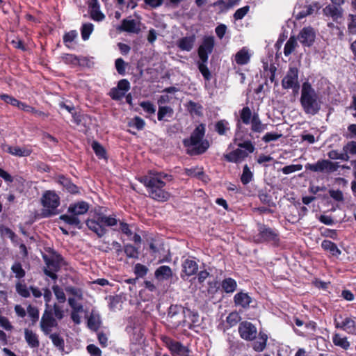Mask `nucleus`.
Returning a JSON list of instances; mask_svg holds the SVG:
<instances>
[{"instance_id": "9d476101", "label": "nucleus", "mask_w": 356, "mask_h": 356, "mask_svg": "<svg viewBox=\"0 0 356 356\" xmlns=\"http://www.w3.org/2000/svg\"><path fill=\"white\" fill-rule=\"evenodd\" d=\"M44 259L47 264V268L44 270L45 275L53 280H56L57 275L56 273L64 264L63 257L59 254H55L49 259L44 257Z\"/></svg>"}, {"instance_id": "e433bc0d", "label": "nucleus", "mask_w": 356, "mask_h": 356, "mask_svg": "<svg viewBox=\"0 0 356 356\" xmlns=\"http://www.w3.org/2000/svg\"><path fill=\"white\" fill-rule=\"evenodd\" d=\"M173 115V110L170 106H159L158 111V120L159 121H168V118H172Z\"/></svg>"}, {"instance_id": "338daca9", "label": "nucleus", "mask_w": 356, "mask_h": 356, "mask_svg": "<svg viewBox=\"0 0 356 356\" xmlns=\"http://www.w3.org/2000/svg\"><path fill=\"white\" fill-rule=\"evenodd\" d=\"M188 110L191 113L200 115L202 114V107L195 102H190L188 104Z\"/></svg>"}, {"instance_id": "f704fd0d", "label": "nucleus", "mask_w": 356, "mask_h": 356, "mask_svg": "<svg viewBox=\"0 0 356 356\" xmlns=\"http://www.w3.org/2000/svg\"><path fill=\"white\" fill-rule=\"evenodd\" d=\"M321 247L327 251H329L332 255L338 257L341 253V250L338 248L337 245L329 240H324L321 243Z\"/></svg>"}, {"instance_id": "ea45409f", "label": "nucleus", "mask_w": 356, "mask_h": 356, "mask_svg": "<svg viewBox=\"0 0 356 356\" xmlns=\"http://www.w3.org/2000/svg\"><path fill=\"white\" fill-rule=\"evenodd\" d=\"M58 182L70 193H76L78 189L76 185L72 184L67 178L65 177H60Z\"/></svg>"}, {"instance_id": "e2e57ef3", "label": "nucleus", "mask_w": 356, "mask_h": 356, "mask_svg": "<svg viewBox=\"0 0 356 356\" xmlns=\"http://www.w3.org/2000/svg\"><path fill=\"white\" fill-rule=\"evenodd\" d=\"M241 319L240 315L237 312H232L227 317V323L230 326H234Z\"/></svg>"}, {"instance_id": "8fccbe9b", "label": "nucleus", "mask_w": 356, "mask_h": 356, "mask_svg": "<svg viewBox=\"0 0 356 356\" xmlns=\"http://www.w3.org/2000/svg\"><path fill=\"white\" fill-rule=\"evenodd\" d=\"M253 175L250 171L249 167L245 165L243 170V173L241 177V182L245 185L250 183L252 179Z\"/></svg>"}, {"instance_id": "4468645a", "label": "nucleus", "mask_w": 356, "mask_h": 356, "mask_svg": "<svg viewBox=\"0 0 356 356\" xmlns=\"http://www.w3.org/2000/svg\"><path fill=\"white\" fill-rule=\"evenodd\" d=\"M130 89V83L127 79L120 80L117 87L111 90L109 94L113 99L120 100L123 98Z\"/></svg>"}, {"instance_id": "0e129e2a", "label": "nucleus", "mask_w": 356, "mask_h": 356, "mask_svg": "<svg viewBox=\"0 0 356 356\" xmlns=\"http://www.w3.org/2000/svg\"><path fill=\"white\" fill-rule=\"evenodd\" d=\"M343 151L346 152L347 155H356V141H350L343 146Z\"/></svg>"}, {"instance_id": "2eb2a0df", "label": "nucleus", "mask_w": 356, "mask_h": 356, "mask_svg": "<svg viewBox=\"0 0 356 356\" xmlns=\"http://www.w3.org/2000/svg\"><path fill=\"white\" fill-rule=\"evenodd\" d=\"M58 323L51 313L45 312L40 321V327L45 335L51 334L53 329L57 327Z\"/></svg>"}, {"instance_id": "6ab92c4d", "label": "nucleus", "mask_w": 356, "mask_h": 356, "mask_svg": "<svg viewBox=\"0 0 356 356\" xmlns=\"http://www.w3.org/2000/svg\"><path fill=\"white\" fill-rule=\"evenodd\" d=\"M323 13L325 16L331 17L333 21L337 22L343 17V9L342 7L329 4L323 9Z\"/></svg>"}, {"instance_id": "412c9836", "label": "nucleus", "mask_w": 356, "mask_h": 356, "mask_svg": "<svg viewBox=\"0 0 356 356\" xmlns=\"http://www.w3.org/2000/svg\"><path fill=\"white\" fill-rule=\"evenodd\" d=\"M253 300L248 293L243 291L238 292L234 296V302L236 307L247 309L250 307Z\"/></svg>"}, {"instance_id": "393cba45", "label": "nucleus", "mask_w": 356, "mask_h": 356, "mask_svg": "<svg viewBox=\"0 0 356 356\" xmlns=\"http://www.w3.org/2000/svg\"><path fill=\"white\" fill-rule=\"evenodd\" d=\"M335 325L337 328H341L349 333H353L355 330V322L350 318H345L341 321L335 319Z\"/></svg>"}, {"instance_id": "3c124183", "label": "nucleus", "mask_w": 356, "mask_h": 356, "mask_svg": "<svg viewBox=\"0 0 356 356\" xmlns=\"http://www.w3.org/2000/svg\"><path fill=\"white\" fill-rule=\"evenodd\" d=\"M79 300H76L74 298H68V304L72 309V312H83V307L81 303L79 302Z\"/></svg>"}, {"instance_id": "c756f323", "label": "nucleus", "mask_w": 356, "mask_h": 356, "mask_svg": "<svg viewBox=\"0 0 356 356\" xmlns=\"http://www.w3.org/2000/svg\"><path fill=\"white\" fill-rule=\"evenodd\" d=\"M101 325V318L99 313L92 310L88 318V327L94 331L97 330Z\"/></svg>"}, {"instance_id": "cd10ccee", "label": "nucleus", "mask_w": 356, "mask_h": 356, "mask_svg": "<svg viewBox=\"0 0 356 356\" xmlns=\"http://www.w3.org/2000/svg\"><path fill=\"white\" fill-rule=\"evenodd\" d=\"M298 40L304 47L309 48L312 44V29L304 28L299 33Z\"/></svg>"}, {"instance_id": "2f4dec72", "label": "nucleus", "mask_w": 356, "mask_h": 356, "mask_svg": "<svg viewBox=\"0 0 356 356\" xmlns=\"http://www.w3.org/2000/svg\"><path fill=\"white\" fill-rule=\"evenodd\" d=\"M253 343V349L257 352L263 351L266 346L268 335L263 332H259L258 337Z\"/></svg>"}, {"instance_id": "aec40b11", "label": "nucleus", "mask_w": 356, "mask_h": 356, "mask_svg": "<svg viewBox=\"0 0 356 356\" xmlns=\"http://www.w3.org/2000/svg\"><path fill=\"white\" fill-rule=\"evenodd\" d=\"M89 208L90 205L88 202L79 201L71 204L67 209V212L79 217V216L86 213Z\"/></svg>"}, {"instance_id": "603ef678", "label": "nucleus", "mask_w": 356, "mask_h": 356, "mask_svg": "<svg viewBox=\"0 0 356 356\" xmlns=\"http://www.w3.org/2000/svg\"><path fill=\"white\" fill-rule=\"evenodd\" d=\"M126 255L129 258H138V250L131 244H127L124 247Z\"/></svg>"}, {"instance_id": "1a4fd4ad", "label": "nucleus", "mask_w": 356, "mask_h": 356, "mask_svg": "<svg viewBox=\"0 0 356 356\" xmlns=\"http://www.w3.org/2000/svg\"><path fill=\"white\" fill-rule=\"evenodd\" d=\"M162 341L174 356H193L189 348L181 343L175 341L168 337H163Z\"/></svg>"}, {"instance_id": "69168bd1", "label": "nucleus", "mask_w": 356, "mask_h": 356, "mask_svg": "<svg viewBox=\"0 0 356 356\" xmlns=\"http://www.w3.org/2000/svg\"><path fill=\"white\" fill-rule=\"evenodd\" d=\"M250 10V6H245L243 8H238L234 14V17L236 20L243 19Z\"/></svg>"}, {"instance_id": "a878e982", "label": "nucleus", "mask_w": 356, "mask_h": 356, "mask_svg": "<svg viewBox=\"0 0 356 356\" xmlns=\"http://www.w3.org/2000/svg\"><path fill=\"white\" fill-rule=\"evenodd\" d=\"M251 54L247 47H243L234 56V61L239 65H246L250 62Z\"/></svg>"}, {"instance_id": "4be33fe9", "label": "nucleus", "mask_w": 356, "mask_h": 356, "mask_svg": "<svg viewBox=\"0 0 356 356\" xmlns=\"http://www.w3.org/2000/svg\"><path fill=\"white\" fill-rule=\"evenodd\" d=\"M173 276L172 269L168 266H161L154 272V277L159 282L170 280Z\"/></svg>"}, {"instance_id": "ddd939ff", "label": "nucleus", "mask_w": 356, "mask_h": 356, "mask_svg": "<svg viewBox=\"0 0 356 356\" xmlns=\"http://www.w3.org/2000/svg\"><path fill=\"white\" fill-rule=\"evenodd\" d=\"M214 47V38L204 37L202 44L198 48V56L200 60L207 62L209 54H211Z\"/></svg>"}, {"instance_id": "774afa93", "label": "nucleus", "mask_w": 356, "mask_h": 356, "mask_svg": "<svg viewBox=\"0 0 356 356\" xmlns=\"http://www.w3.org/2000/svg\"><path fill=\"white\" fill-rule=\"evenodd\" d=\"M87 350L91 356H102L101 350L94 344H90L87 346Z\"/></svg>"}, {"instance_id": "7ed1b4c3", "label": "nucleus", "mask_w": 356, "mask_h": 356, "mask_svg": "<svg viewBox=\"0 0 356 356\" xmlns=\"http://www.w3.org/2000/svg\"><path fill=\"white\" fill-rule=\"evenodd\" d=\"M204 134L205 125L200 124L193 131L191 138L184 140V144L187 147V152L189 154H200L204 153L209 148V142L202 140Z\"/></svg>"}, {"instance_id": "c9c22d12", "label": "nucleus", "mask_w": 356, "mask_h": 356, "mask_svg": "<svg viewBox=\"0 0 356 356\" xmlns=\"http://www.w3.org/2000/svg\"><path fill=\"white\" fill-rule=\"evenodd\" d=\"M221 286L225 293H233L236 289L237 283L234 279L228 277L222 281Z\"/></svg>"}, {"instance_id": "a19ab883", "label": "nucleus", "mask_w": 356, "mask_h": 356, "mask_svg": "<svg viewBox=\"0 0 356 356\" xmlns=\"http://www.w3.org/2000/svg\"><path fill=\"white\" fill-rule=\"evenodd\" d=\"M333 343L335 346H339L344 350H347L350 346V343L346 337H342L339 334H335L333 337Z\"/></svg>"}, {"instance_id": "f3484780", "label": "nucleus", "mask_w": 356, "mask_h": 356, "mask_svg": "<svg viewBox=\"0 0 356 356\" xmlns=\"http://www.w3.org/2000/svg\"><path fill=\"white\" fill-rule=\"evenodd\" d=\"M301 103L305 111L310 113L312 112V87L307 82L302 85Z\"/></svg>"}, {"instance_id": "58836bf2", "label": "nucleus", "mask_w": 356, "mask_h": 356, "mask_svg": "<svg viewBox=\"0 0 356 356\" xmlns=\"http://www.w3.org/2000/svg\"><path fill=\"white\" fill-rule=\"evenodd\" d=\"M186 175L191 177H197L203 181H207V176L204 174L202 168H191L186 170Z\"/></svg>"}, {"instance_id": "13d9d810", "label": "nucleus", "mask_w": 356, "mask_h": 356, "mask_svg": "<svg viewBox=\"0 0 356 356\" xmlns=\"http://www.w3.org/2000/svg\"><path fill=\"white\" fill-rule=\"evenodd\" d=\"M302 169V165L300 164H292L289 165L284 166L282 171L284 175H289L292 172L300 171Z\"/></svg>"}, {"instance_id": "c03bdc74", "label": "nucleus", "mask_w": 356, "mask_h": 356, "mask_svg": "<svg viewBox=\"0 0 356 356\" xmlns=\"http://www.w3.org/2000/svg\"><path fill=\"white\" fill-rule=\"evenodd\" d=\"M327 26L330 29L331 34L334 39L343 40L344 37L343 32L338 26H335L333 23L329 22Z\"/></svg>"}, {"instance_id": "6e6d98bb", "label": "nucleus", "mask_w": 356, "mask_h": 356, "mask_svg": "<svg viewBox=\"0 0 356 356\" xmlns=\"http://www.w3.org/2000/svg\"><path fill=\"white\" fill-rule=\"evenodd\" d=\"M140 106L147 114L154 115L156 112L155 106L150 102H142L140 103Z\"/></svg>"}, {"instance_id": "c85d7f7f", "label": "nucleus", "mask_w": 356, "mask_h": 356, "mask_svg": "<svg viewBox=\"0 0 356 356\" xmlns=\"http://www.w3.org/2000/svg\"><path fill=\"white\" fill-rule=\"evenodd\" d=\"M60 219L65 222L66 224L76 227L78 229L82 228V223L79 218L74 214H64L60 216Z\"/></svg>"}, {"instance_id": "09e8293b", "label": "nucleus", "mask_w": 356, "mask_h": 356, "mask_svg": "<svg viewBox=\"0 0 356 356\" xmlns=\"http://www.w3.org/2000/svg\"><path fill=\"white\" fill-rule=\"evenodd\" d=\"M347 26L348 33L352 35H356V15H348Z\"/></svg>"}, {"instance_id": "7c9ffc66", "label": "nucleus", "mask_w": 356, "mask_h": 356, "mask_svg": "<svg viewBox=\"0 0 356 356\" xmlns=\"http://www.w3.org/2000/svg\"><path fill=\"white\" fill-rule=\"evenodd\" d=\"M7 152L17 156H28L31 153V149L19 146H9L8 147Z\"/></svg>"}, {"instance_id": "5701e85b", "label": "nucleus", "mask_w": 356, "mask_h": 356, "mask_svg": "<svg viewBox=\"0 0 356 356\" xmlns=\"http://www.w3.org/2000/svg\"><path fill=\"white\" fill-rule=\"evenodd\" d=\"M198 268L197 263L192 259H186L182 264L181 277H189L196 273Z\"/></svg>"}, {"instance_id": "9b49d317", "label": "nucleus", "mask_w": 356, "mask_h": 356, "mask_svg": "<svg viewBox=\"0 0 356 356\" xmlns=\"http://www.w3.org/2000/svg\"><path fill=\"white\" fill-rule=\"evenodd\" d=\"M298 70L296 67H290L286 76L282 81V87L285 89L298 90L299 84L298 81Z\"/></svg>"}, {"instance_id": "6e6552de", "label": "nucleus", "mask_w": 356, "mask_h": 356, "mask_svg": "<svg viewBox=\"0 0 356 356\" xmlns=\"http://www.w3.org/2000/svg\"><path fill=\"white\" fill-rule=\"evenodd\" d=\"M253 241L256 243L273 242L277 243L279 241L277 234L267 226L259 224L258 234L253 236Z\"/></svg>"}, {"instance_id": "39448f33", "label": "nucleus", "mask_w": 356, "mask_h": 356, "mask_svg": "<svg viewBox=\"0 0 356 356\" xmlns=\"http://www.w3.org/2000/svg\"><path fill=\"white\" fill-rule=\"evenodd\" d=\"M238 148L225 154V159L229 162L240 163L243 161L249 153L254 151V145L250 141L236 143Z\"/></svg>"}, {"instance_id": "5fc2aeb1", "label": "nucleus", "mask_w": 356, "mask_h": 356, "mask_svg": "<svg viewBox=\"0 0 356 356\" xmlns=\"http://www.w3.org/2000/svg\"><path fill=\"white\" fill-rule=\"evenodd\" d=\"M13 273L15 274V277L20 279L25 275V271L22 268L21 264L15 262L11 268Z\"/></svg>"}, {"instance_id": "49530a36", "label": "nucleus", "mask_w": 356, "mask_h": 356, "mask_svg": "<svg viewBox=\"0 0 356 356\" xmlns=\"http://www.w3.org/2000/svg\"><path fill=\"white\" fill-rule=\"evenodd\" d=\"M216 131L220 135H225L226 132L229 130V122L225 120H220L216 124Z\"/></svg>"}, {"instance_id": "680f3d73", "label": "nucleus", "mask_w": 356, "mask_h": 356, "mask_svg": "<svg viewBox=\"0 0 356 356\" xmlns=\"http://www.w3.org/2000/svg\"><path fill=\"white\" fill-rule=\"evenodd\" d=\"M148 268L140 264H136L134 266V273L139 277H143L147 273Z\"/></svg>"}, {"instance_id": "dca6fc26", "label": "nucleus", "mask_w": 356, "mask_h": 356, "mask_svg": "<svg viewBox=\"0 0 356 356\" xmlns=\"http://www.w3.org/2000/svg\"><path fill=\"white\" fill-rule=\"evenodd\" d=\"M311 11L312 4L309 0H299L294 8L293 15L297 19H300L309 15Z\"/></svg>"}, {"instance_id": "79ce46f5", "label": "nucleus", "mask_w": 356, "mask_h": 356, "mask_svg": "<svg viewBox=\"0 0 356 356\" xmlns=\"http://www.w3.org/2000/svg\"><path fill=\"white\" fill-rule=\"evenodd\" d=\"M298 45L297 41L294 37H291L285 44L284 48V54L286 56H289L296 48Z\"/></svg>"}, {"instance_id": "4d7b16f0", "label": "nucleus", "mask_w": 356, "mask_h": 356, "mask_svg": "<svg viewBox=\"0 0 356 356\" xmlns=\"http://www.w3.org/2000/svg\"><path fill=\"white\" fill-rule=\"evenodd\" d=\"M16 291L22 297L28 298L30 296L29 290L24 284L18 282L16 284Z\"/></svg>"}, {"instance_id": "0eeeda50", "label": "nucleus", "mask_w": 356, "mask_h": 356, "mask_svg": "<svg viewBox=\"0 0 356 356\" xmlns=\"http://www.w3.org/2000/svg\"><path fill=\"white\" fill-rule=\"evenodd\" d=\"M42 204L44 216L55 215L60 204V198L55 192L47 191L42 195Z\"/></svg>"}, {"instance_id": "a211bd4d", "label": "nucleus", "mask_w": 356, "mask_h": 356, "mask_svg": "<svg viewBox=\"0 0 356 356\" xmlns=\"http://www.w3.org/2000/svg\"><path fill=\"white\" fill-rule=\"evenodd\" d=\"M339 165L337 162H332L329 160H322L313 165V171L322 172H333L338 170Z\"/></svg>"}, {"instance_id": "b1692460", "label": "nucleus", "mask_w": 356, "mask_h": 356, "mask_svg": "<svg viewBox=\"0 0 356 356\" xmlns=\"http://www.w3.org/2000/svg\"><path fill=\"white\" fill-rule=\"evenodd\" d=\"M120 30L129 33H138L140 30V24L134 19H125L122 21Z\"/></svg>"}, {"instance_id": "a18cd8bd", "label": "nucleus", "mask_w": 356, "mask_h": 356, "mask_svg": "<svg viewBox=\"0 0 356 356\" xmlns=\"http://www.w3.org/2000/svg\"><path fill=\"white\" fill-rule=\"evenodd\" d=\"M94 26L91 23H86L83 24L81 32V37L83 40H87L92 32L93 31Z\"/></svg>"}, {"instance_id": "bb28decb", "label": "nucleus", "mask_w": 356, "mask_h": 356, "mask_svg": "<svg viewBox=\"0 0 356 356\" xmlns=\"http://www.w3.org/2000/svg\"><path fill=\"white\" fill-rule=\"evenodd\" d=\"M24 339L29 346L31 348H38L40 346V341L36 333L29 329L24 330Z\"/></svg>"}, {"instance_id": "f257e3e1", "label": "nucleus", "mask_w": 356, "mask_h": 356, "mask_svg": "<svg viewBox=\"0 0 356 356\" xmlns=\"http://www.w3.org/2000/svg\"><path fill=\"white\" fill-rule=\"evenodd\" d=\"M139 180L147 188L149 195L152 199L158 201H166L169 199L170 194L163 189V187L165 186V180H171V175L161 172L150 171Z\"/></svg>"}, {"instance_id": "473e14b6", "label": "nucleus", "mask_w": 356, "mask_h": 356, "mask_svg": "<svg viewBox=\"0 0 356 356\" xmlns=\"http://www.w3.org/2000/svg\"><path fill=\"white\" fill-rule=\"evenodd\" d=\"M194 42V36L184 37L178 41L177 46L183 51H189L192 49Z\"/></svg>"}, {"instance_id": "20e7f679", "label": "nucleus", "mask_w": 356, "mask_h": 356, "mask_svg": "<svg viewBox=\"0 0 356 356\" xmlns=\"http://www.w3.org/2000/svg\"><path fill=\"white\" fill-rule=\"evenodd\" d=\"M118 224V220L113 216L97 214L92 218L86 220V225L89 229L94 232L99 237L106 233L105 226L113 227Z\"/></svg>"}, {"instance_id": "de8ad7c7", "label": "nucleus", "mask_w": 356, "mask_h": 356, "mask_svg": "<svg viewBox=\"0 0 356 356\" xmlns=\"http://www.w3.org/2000/svg\"><path fill=\"white\" fill-rule=\"evenodd\" d=\"M207 62H204L200 59V61H198L197 65H198V69H199L200 72H201V74H202V76H204V78L206 80L209 81L211 79V76L210 71L207 67Z\"/></svg>"}, {"instance_id": "72a5a7b5", "label": "nucleus", "mask_w": 356, "mask_h": 356, "mask_svg": "<svg viewBox=\"0 0 356 356\" xmlns=\"http://www.w3.org/2000/svg\"><path fill=\"white\" fill-rule=\"evenodd\" d=\"M186 319L187 320L186 325L189 329H192L193 325L196 324L199 321V315L197 312H195L188 308H186Z\"/></svg>"}, {"instance_id": "423d86ee", "label": "nucleus", "mask_w": 356, "mask_h": 356, "mask_svg": "<svg viewBox=\"0 0 356 356\" xmlns=\"http://www.w3.org/2000/svg\"><path fill=\"white\" fill-rule=\"evenodd\" d=\"M185 313V307L178 305H171L166 318L168 325L171 328H177L179 326L185 327L187 322Z\"/></svg>"}, {"instance_id": "052dcab7", "label": "nucleus", "mask_w": 356, "mask_h": 356, "mask_svg": "<svg viewBox=\"0 0 356 356\" xmlns=\"http://www.w3.org/2000/svg\"><path fill=\"white\" fill-rule=\"evenodd\" d=\"M52 289L57 300L60 302H64L66 300V297L63 290L58 285L53 286Z\"/></svg>"}, {"instance_id": "f8f14e48", "label": "nucleus", "mask_w": 356, "mask_h": 356, "mask_svg": "<svg viewBox=\"0 0 356 356\" xmlns=\"http://www.w3.org/2000/svg\"><path fill=\"white\" fill-rule=\"evenodd\" d=\"M240 337L246 341H252L257 334V327L250 322L243 321L238 326Z\"/></svg>"}, {"instance_id": "864d4df0", "label": "nucleus", "mask_w": 356, "mask_h": 356, "mask_svg": "<svg viewBox=\"0 0 356 356\" xmlns=\"http://www.w3.org/2000/svg\"><path fill=\"white\" fill-rule=\"evenodd\" d=\"M328 156L331 159H340L343 161H348L349 159V156L344 151L339 153L336 150H332L328 153Z\"/></svg>"}, {"instance_id": "bf43d9fd", "label": "nucleus", "mask_w": 356, "mask_h": 356, "mask_svg": "<svg viewBox=\"0 0 356 356\" xmlns=\"http://www.w3.org/2000/svg\"><path fill=\"white\" fill-rule=\"evenodd\" d=\"M92 148L99 158L105 157V150L99 143L96 141L92 142Z\"/></svg>"}, {"instance_id": "37998d69", "label": "nucleus", "mask_w": 356, "mask_h": 356, "mask_svg": "<svg viewBox=\"0 0 356 356\" xmlns=\"http://www.w3.org/2000/svg\"><path fill=\"white\" fill-rule=\"evenodd\" d=\"M90 17L97 22H101L105 15L100 10V6L89 8Z\"/></svg>"}, {"instance_id": "f03ea898", "label": "nucleus", "mask_w": 356, "mask_h": 356, "mask_svg": "<svg viewBox=\"0 0 356 356\" xmlns=\"http://www.w3.org/2000/svg\"><path fill=\"white\" fill-rule=\"evenodd\" d=\"M240 118L237 122V129L235 134L234 142L237 140H242V136H241L240 129L241 122L245 124L251 125V131L253 133H261L266 129V124H263L260 120L259 115L256 113H252L250 108L248 106L243 107L239 112Z\"/></svg>"}, {"instance_id": "4c0bfd02", "label": "nucleus", "mask_w": 356, "mask_h": 356, "mask_svg": "<svg viewBox=\"0 0 356 356\" xmlns=\"http://www.w3.org/2000/svg\"><path fill=\"white\" fill-rule=\"evenodd\" d=\"M54 346L56 347L60 351H64L65 341L63 338L58 333H51L49 334Z\"/></svg>"}]
</instances>
